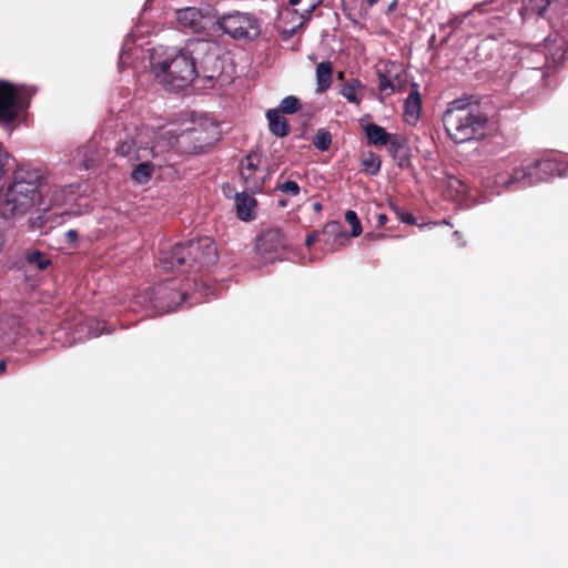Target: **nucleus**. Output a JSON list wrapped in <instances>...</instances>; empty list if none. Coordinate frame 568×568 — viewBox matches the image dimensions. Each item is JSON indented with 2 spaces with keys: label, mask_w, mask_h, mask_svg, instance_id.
I'll return each instance as SVG.
<instances>
[{
  "label": "nucleus",
  "mask_w": 568,
  "mask_h": 568,
  "mask_svg": "<svg viewBox=\"0 0 568 568\" xmlns=\"http://www.w3.org/2000/svg\"><path fill=\"white\" fill-rule=\"evenodd\" d=\"M200 134H201V131L197 128H192V129H189L183 134V136L186 138L187 140L200 142Z\"/></svg>",
  "instance_id": "nucleus-35"
},
{
  "label": "nucleus",
  "mask_w": 568,
  "mask_h": 568,
  "mask_svg": "<svg viewBox=\"0 0 568 568\" xmlns=\"http://www.w3.org/2000/svg\"><path fill=\"white\" fill-rule=\"evenodd\" d=\"M277 110L270 109L266 111V119L268 120V128L272 134L278 138H284L290 134V124Z\"/></svg>",
  "instance_id": "nucleus-18"
},
{
  "label": "nucleus",
  "mask_w": 568,
  "mask_h": 568,
  "mask_svg": "<svg viewBox=\"0 0 568 568\" xmlns=\"http://www.w3.org/2000/svg\"><path fill=\"white\" fill-rule=\"evenodd\" d=\"M366 237H367L368 240H377V239H383V237H384V234H376V235H375V234H373V233H367V234H366Z\"/></svg>",
  "instance_id": "nucleus-40"
},
{
  "label": "nucleus",
  "mask_w": 568,
  "mask_h": 568,
  "mask_svg": "<svg viewBox=\"0 0 568 568\" xmlns=\"http://www.w3.org/2000/svg\"><path fill=\"white\" fill-rule=\"evenodd\" d=\"M318 240H320V233L317 231H314V232L307 234L306 240H305L306 247L310 248Z\"/></svg>",
  "instance_id": "nucleus-36"
},
{
  "label": "nucleus",
  "mask_w": 568,
  "mask_h": 568,
  "mask_svg": "<svg viewBox=\"0 0 568 568\" xmlns=\"http://www.w3.org/2000/svg\"><path fill=\"white\" fill-rule=\"evenodd\" d=\"M312 206H313V210H314L315 212H317V213H318V212H321V211H322V209H323V206H322V204H321L320 202H315V203H313V205H312Z\"/></svg>",
  "instance_id": "nucleus-41"
},
{
  "label": "nucleus",
  "mask_w": 568,
  "mask_h": 568,
  "mask_svg": "<svg viewBox=\"0 0 568 568\" xmlns=\"http://www.w3.org/2000/svg\"><path fill=\"white\" fill-rule=\"evenodd\" d=\"M322 2L323 0H290L288 6L280 12L282 32L292 37Z\"/></svg>",
  "instance_id": "nucleus-9"
},
{
  "label": "nucleus",
  "mask_w": 568,
  "mask_h": 568,
  "mask_svg": "<svg viewBox=\"0 0 568 568\" xmlns=\"http://www.w3.org/2000/svg\"><path fill=\"white\" fill-rule=\"evenodd\" d=\"M422 109V98L418 91V84H412V91L409 92L405 101V116L407 122H416L419 118Z\"/></svg>",
  "instance_id": "nucleus-17"
},
{
  "label": "nucleus",
  "mask_w": 568,
  "mask_h": 568,
  "mask_svg": "<svg viewBox=\"0 0 568 568\" xmlns=\"http://www.w3.org/2000/svg\"><path fill=\"white\" fill-rule=\"evenodd\" d=\"M44 175L41 170L21 166L13 172L12 182L0 202V213L6 220L27 214L41 201Z\"/></svg>",
  "instance_id": "nucleus-1"
},
{
  "label": "nucleus",
  "mask_w": 568,
  "mask_h": 568,
  "mask_svg": "<svg viewBox=\"0 0 568 568\" xmlns=\"http://www.w3.org/2000/svg\"><path fill=\"white\" fill-rule=\"evenodd\" d=\"M363 130L367 143L374 146H384L385 143L389 142V136L392 135V133H388L383 126L373 122L364 125Z\"/></svg>",
  "instance_id": "nucleus-20"
},
{
  "label": "nucleus",
  "mask_w": 568,
  "mask_h": 568,
  "mask_svg": "<svg viewBox=\"0 0 568 568\" xmlns=\"http://www.w3.org/2000/svg\"><path fill=\"white\" fill-rule=\"evenodd\" d=\"M280 204H281L282 206H285V204H286V203H285L284 201H281V202H280Z\"/></svg>",
  "instance_id": "nucleus-46"
},
{
  "label": "nucleus",
  "mask_w": 568,
  "mask_h": 568,
  "mask_svg": "<svg viewBox=\"0 0 568 568\" xmlns=\"http://www.w3.org/2000/svg\"><path fill=\"white\" fill-rule=\"evenodd\" d=\"M256 200L245 192L236 193L235 207L237 217L248 222L255 219Z\"/></svg>",
  "instance_id": "nucleus-16"
},
{
  "label": "nucleus",
  "mask_w": 568,
  "mask_h": 568,
  "mask_svg": "<svg viewBox=\"0 0 568 568\" xmlns=\"http://www.w3.org/2000/svg\"><path fill=\"white\" fill-rule=\"evenodd\" d=\"M217 24L223 32L237 40H254L261 33L258 20L248 13L225 14L217 20Z\"/></svg>",
  "instance_id": "nucleus-10"
},
{
  "label": "nucleus",
  "mask_w": 568,
  "mask_h": 568,
  "mask_svg": "<svg viewBox=\"0 0 568 568\" xmlns=\"http://www.w3.org/2000/svg\"><path fill=\"white\" fill-rule=\"evenodd\" d=\"M389 205H390L392 211L396 214L397 219L400 222L409 224V225L416 224V219L410 212L403 210L400 206H398L397 204H394V203H390Z\"/></svg>",
  "instance_id": "nucleus-32"
},
{
  "label": "nucleus",
  "mask_w": 568,
  "mask_h": 568,
  "mask_svg": "<svg viewBox=\"0 0 568 568\" xmlns=\"http://www.w3.org/2000/svg\"><path fill=\"white\" fill-rule=\"evenodd\" d=\"M443 122L448 136L455 143H464L484 136L487 118L463 100H455L445 111Z\"/></svg>",
  "instance_id": "nucleus-3"
},
{
  "label": "nucleus",
  "mask_w": 568,
  "mask_h": 568,
  "mask_svg": "<svg viewBox=\"0 0 568 568\" xmlns=\"http://www.w3.org/2000/svg\"><path fill=\"white\" fill-rule=\"evenodd\" d=\"M27 260L30 264L37 265V267L41 271L45 270L51 264L50 258L38 250L29 253Z\"/></svg>",
  "instance_id": "nucleus-29"
},
{
  "label": "nucleus",
  "mask_w": 568,
  "mask_h": 568,
  "mask_svg": "<svg viewBox=\"0 0 568 568\" xmlns=\"http://www.w3.org/2000/svg\"><path fill=\"white\" fill-rule=\"evenodd\" d=\"M178 22L182 28L194 33H200L206 29L211 18L206 12L194 7H187L176 11Z\"/></svg>",
  "instance_id": "nucleus-14"
},
{
  "label": "nucleus",
  "mask_w": 568,
  "mask_h": 568,
  "mask_svg": "<svg viewBox=\"0 0 568 568\" xmlns=\"http://www.w3.org/2000/svg\"><path fill=\"white\" fill-rule=\"evenodd\" d=\"M316 92H326L333 83V63L331 61H323L316 65Z\"/></svg>",
  "instance_id": "nucleus-19"
},
{
  "label": "nucleus",
  "mask_w": 568,
  "mask_h": 568,
  "mask_svg": "<svg viewBox=\"0 0 568 568\" xmlns=\"http://www.w3.org/2000/svg\"><path fill=\"white\" fill-rule=\"evenodd\" d=\"M190 280L168 278L153 287V305L159 311L170 313L187 297Z\"/></svg>",
  "instance_id": "nucleus-8"
},
{
  "label": "nucleus",
  "mask_w": 568,
  "mask_h": 568,
  "mask_svg": "<svg viewBox=\"0 0 568 568\" xmlns=\"http://www.w3.org/2000/svg\"><path fill=\"white\" fill-rule=\"evenodd\" d=\"M337 79H338V80H344V72L339 71V72L337 73Z\"/></svg>",
  "instance_id": "nucleus-44"
},
{
  "label": "nucleus",
  "mask_w": 568,
  "mask_h": 568,
  "mask_svg": "<svg viewBox=\"0 0 568 568\" xmlns=\"http://www.w3.org/2000/svg\"><path fill=\"white\" fill-rule=\"evenodd\" d=\"M7 369V364L4 361H0V374H3Z\"/></svg>",
  "instance_id": "nucleus-42"
},
{
  "label": "nucleus",
  "mask_w": 568,
  "mask_h": 568,
  "mask_svg": "<svg viewBox=\"0 0 568 568\" xmlns=\"http://www.w3.org/2000/svg\"><path fill=\"white\" fill-rule=\"evenodd\" d=\"M499 180L506 190L518 191L541 182L542 178L535 160H525L513 170L511 174L505 178L499 176Z\"/></svg>",
  "instance_id": "nucleus-11"
},
{
  "label": "nucleus",
  "mask_w": 568,
  "mask_h": 568,
  "mask_svg": "<svg viewBox=\"0 0 568 568\" xmlns=\"http://www.w3.org/2000/svg\"><path fill=\"white\" fill-rule=\"evenodd\" d=\"M65 237L69 242H74L75 240H78V232L74 230H69L65 233Z\"/></svg>",
  "instance_id": "nucleus-38"
},
{
  "label": "nucleus",
  "mask_w": 568,
  "mask_h": 568,
  "mask_svg": "<svg viewBox=\"0 0 568 568\" xmlns=\"http://www.w3.org/2000/svg\"><path fill=\"white\" fill-rule=\"evenodd\" d=\"M345 221L352 227L351 236L357 237V236H359L362 234L363 229H362V225H361V221H359V219H358V216H357L355 211L347 210L346 213H345Z\"/></svg>",
  "instance_id": "nucleus-31"
},
{
  "label": "nucleus",
  "mask_w": 568,
  "mask_h": 568,
  "mask_svg": "<svg viewBox=\"0 0 568 568\" xmlns=\"http://www.w3.org/2000/svg\"><path fill=\"white\" fill-rule=\"evenodd\" d=\"M217 260L214 241L204 236L175 244L170 251L161 253L159 262L160 266L168 272L196 274L215 265Z\"/></svg>",
  "instance_id": "nucleus-2"
},
{
  "label": "nucleus",
  "mask_w": 568,
  "mask_h": 568,
  "mask_svg": "<svg viewBox=\"0 0 568 568\" xmlns=\"http://www.w3.org/2000/svg\"><path fill=\"white\" fill-rule=\"evenodd\" d=\"M152 68L156 80L168 90L179 91L190 85L197 74L190 40L181 50L152 63Z\"/></svg>",
  "instance_id": "nucleus-4"
},
{
  "label": "nucleus",
  "mask_w": 568,
  "mask_h": 568,
  "mask_svg": "<svg viewBox=\"0 0 568 568\" xmlns=\"http://www.w3.org/2000/svg\"><path fill=\"white\" fill-rule=\"evenodd\" d=\"M405 140L402 136L397 134H392L389 136V142L385 143L384 146H386L389 155L395 159L399 154L402 149L405 148Z\"/></svg>",
  "instance_id": "nucleus-28"
},
{
  "label": "nucleus",
  "mask_w": 568,
  "mask_h": 568,
  "mask_svg": "<svg viewBox=\"0 0 568 568\" xmlns=\"http://www.w3.org/2000/svg\"><path fill=\"white\" fill-rule=\"evenodd\" d=\"M36 89L24 84L0 81V124L13 123L29 106Z\"/></svg>",
  "instance_id": "nucleus-6"
},
{
  "label": "nucleus",
  "mask_w": 568,
  "mask_h": 568,
  "mask_svg": "<svg viewBox=\"0 0 568 568\" xmlns=\"http://www.w3.org/2000/svg\"><path fill=\"white\" fill-rule=\"evenodd\" d=\"M323 241L329 245L332 251H336L345 245L348 235L345 233L341 222H327L322 230Z\"/></svg>",
  "instance_id": "nucleus-15"
},
{
  "label": "nucleus",
  "mask_w": 568,
  "mask_h": 568,
  "mask_svg": "<svg viewBox=\"0 0 568 568\" xmlns=\"http://www.w3.org/2000/svg\"><path fill=\"white\" fill-rule=\"evenodd\" d=\"M9 154L4 151V149L0 145V180L7 172Z\"/></svg>",
  "instance_id": "nucleus-34"
},
{
  "label": "nucleus",
  "mask_w": 568,
  "mask_h": 568,
  "mask_svg": "<svg viewBox=\"0 0 568 568\" xmlns=\"http://www.w3.org/2000/svg\"><path fill=\"white\" fill-rule=\"evenodd\" d=\"M203 146H204V144L194 145V150H196V149L201 150Z\"/></svg>",
  "instance_id": "nucleus-45"
},
{
  "label": "nucleus",
  "mask_w": 568,
  "mask_h": 568,
  "mask_svg": "<svg viewBox=\"0 0 568 568\" xmlns=\"http://www.w3.org/2000/svg\"><path fill=\"white\" fill-rule=\"evenodd\" d=\"M388 221V216L385 214V213H378L376 215V223H377V226L378 227H383L385 226V224L387 223Z\"/></svg>",
  "instance_id": "nucleus-37"
},
{
  "label": "nucleus",
  "mask_w": 568,
  "mask_h": 568,
  "mask_svg": "<svg viewBox=\"0 0 568 568\" xmlns=\"http://www.w3.org/2000/svg\"><path fill=\"white\" fill-rule=\"evenodd\" d=\"M276 189L290 196L298 195L301 190L295 181H286L282 184L277 183Z\"/></svg>",
  "instance_id": "nucleus-33"
},
{
  "label": "nucleus",
  "mask_w": 568,
  "mask_h": 568,
  "mask_svg": "<svg viewBox=\"0 0 568 568\" xmlns=\"http://www.w3.org/2000/svg\"><path fill=\"white\" fill-rule=\"evenodd\" d=\"M366 2L369 7H373L378 2V0H366Z\"/></svg>",
  "instance_id": "nucleus-43"
},
{
  "label": "nucleus",
  "mask_w": 568,
  "mask_h": 568,
  "mask_svg": "<svg viewBox=\"0 0 568 568\" xmlns=\"http://www.w3.org/2000/svg\"><path fill=\"white\" fill-rule=\"evenodd\" d=\"M363 87L362 82L352 78L341 89V94L351 103L359 104L361 99L357 97V90Z\"/></svg>",
  "instance_id": "nucleus-24"
},
{
  "label": "nucleus",
  "mask_w": 568,
  "mask_h": 568,
  "mask_svg": "<svg viewBox=\"0 0 568 568\" xmlns=\"http://www.w3.org/2000/svg\"><path fill=\"white\" fill-rule=\"evenodd\" d=\"M552 0H527L525 8L527 11L537 16H542Z\"/></svg>",
  "instance_id": "nucleus-30"
},
{
  "label": "nucleus",
  "mask_w": 568,
  "mask_h": 568,
  "mask_svg": "<svg viewBox=\"0 0 568 568\" xmlns=\"http://www.w3.org/2000/svg\"><path fill=\"white\" fill-rule=\"evenodd\" d=\"M313 144L320 151H327L332 144L331 132L327 131L326 129L317 130V132L313 139Z\"/></svg>",
  "instance_id": "nucleus-27"
},
{
  "label": "nucleus",
  "mask_w": 568,
  "mask_h": 568,
  "mask_svg": "<svg viewBox=\"0 0 568 568\" xmlns=\"http://www.w3.org/2000/svg\"><path fill=\"white\" fill-rule=\"evenodd\" d=\"M190 52L195 58L196 78L221 84L227 81L222 71L223 61L219 57L220 49L216 42L206 39H191Z\"/></svg>",
  "instance_id": "nucleus-5"
},
{
  "label": "nucleus",
  "mask_w": 568,
  "mask_h": 568,
  "mask_svg": "<svg viewBox=\"0 0 568 568\" xmlns=\"http://www.w3.org/2000/svg\"><path fill=\"white\" fill-rule=\"evenodd\" d=\"M139 161H140V163L135 165V168L133 169V171L131 173V176L135 182L143 184V183H146L151 179L152 172H153V164H152L151 160H139Z\"/></svg>",
  "instance_id": "nucleus-23"
},
{
  "label": "nucleus",
  "mask_w": 568,
  "mask_h": 568,
  "mask_svg": "<svg viewBox=\"0 0 568 568\" xmlns=\"http://www.w3.org/2000/svg\"><path fill=\"white\" fill-rule=\"evenodd\" d=\"M260 163L261 156L255 153H248L241 162H240V176L243 181L246 191L252 193L260 192L263 187L264 178L258 173L260 172Z\"/></svg>",
  "instance_id": "nucleus-12"
},
{
  "label": "nucleus",
  "mask_w": 568,
  "mask_h": 568,
  "mask_svg": "<svg viewBox=\"0 0 568 568\" xmlns=\"http://www.w3.org/2000/svg\"><path fill=\"white\" fill-rule=\"evenodd\" d=\"M119 156L135 163L139 160H151L154 158V145L146 129H134L121 138L115 146Z\"/></svg>",
  "instance_id": "nucleus-7"
},
{
  "label": "nucleus",
  "mask_w": 568,
  "mask_h": 568,
  "mask_svg": "<svg viewBox=\"0 0 568 568\" xmlns=\"http://www.w3.org/2000/svg\"><path fill=\"white\" fill-rule=\"evenodd\" d=\"M361 165L369 175H376L381 171L382 160L373 151L362 152L359 156Z\"/></svg>",
  "instance_id": "nucleus-22"
},
{
  "label": "nucleus",
  "mask_w": 568,
  "mask_h": 568,
  "mask_svg": "<svg viewBox=\"0 0 568 568\" xmlns=\"http://www.w3.org/2000/svg\"><path fill=\"white\" fill-rule=\"evenodd\" d=\"M301 102L296 97L287 95L281 101L276 110L282 114H294L301 109Z\"/></svg>",
  "instance_id": "nucleus-26"
},
{
  "label": "nucleus",
  "mask_w": 568,
  "mask_h": 568,
  "mask_svg": "<svg viewBox=\"0 0 568 568\" xmlns=\"http://www.w3.org/2000/svg\"><path fill=\"white\" fill-rule=\"evenodd\" d=\"M397 4H398L397 0L392 1L387 7V13L395 11L397 8Z\"/></svg>",
  "instance_id": "nucleus-39"
},
{
  "label": "nucleus",
  "mask_w": 568,
  "mask_h": 568,
  "mask_svg": "<svg viewBox=\"0 0 568 568\" xmlns=\"http://www.w3.org/2000/svg\"><path fill=\"white\" fill-rule=\"evenodd\" d=\"M377 78H378V90L381 95L388 97L392 93H394L396 90H403L402 83L398 82V84H395V82L388 78L385 73H383L381 70H377Z\"/></svg>",
  "instance_id": "nucleus-25"
},
{
  "label": "nucleus",
  "mask_w": 568,
  "mask_h": 568,
  "mask_svg": "<svg viewBox=\"0 0 568 568\" xmlns=\"http://www.w3.org/2000/svg\"><path fill=\"white\" fill-rule=\"evenodd\" d=\"M535 162H536L537 169H539V171L541 173L542 181H545L549 178H552L555 175H560L564 170L562 163H560L556 160H552V159L542 158V159L535 160Z\"/></svg>",
  "instance_id": "nucleus-21"
},
{
  "label": "nucleus",
  "mask_w": 568,
  "mask_h": 568,
  "mask_svg": "<svg viewBox=\"0 0 568 568\" xmlns=\"http://www.w3.org/2000/svg\"><path fill=\"white\" fill-rule=\"evenodd\" d=\"M290 246L285 234L277 227L264 230L256 239L255 250L262 256L278 253Z\"/></svg>",
  "instance_id": "nucleus-13"
}]
</instances>
